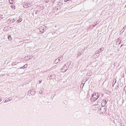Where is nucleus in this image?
Instances as JSON below:
<instances>
[{
  "label": "nucleus",
  "instance_id": "nucleus-1",
  "mask_svg": "<svg viewBox=\"0 0 126 126\" xmlns=\"http://www.w3.org/2000/svg\"><path fill=\"white\" fill-rule=\"evenodd\" d=\"M93 98H94V101H96L98 98H99V94L98 93H94L93 95Z\"/></svg>",
  "mask_w": 126,
  "mask_h": 126
},
{
  "label": "nucleus",
  "instance_id": "nucleus-2",
  "mask_svg": "<svg viewBox=\"0 0 126 126\" xmlns=\"http://www.w3.org/2000/svg\"><path fill=\"white\" fill-rule=\"evenodd\" d=\"M31 6H32V4L30 2H26L23 5L24 8H28V7H31Z\"/></svg>",
  "mask_w": 126,
  "mask_h": 126
},
{
  "label": "nucleus",
  "instance_id": "nucleus-3",
  "mask_svg": "<svg viewBox=\"0 0 126 126\" xmlns=\"http://www.w3.org/2000/svg\"><path fill=\"white\" fill-rule=\"evenodd\" d=\"M55 34H56V32H49L48 33L47 36L49 39H51V38L55 37Z\"/></svg>",
  "mask_w": 126,
  "mask_h": 126
},
{
  "label": "nucleus",
  "instance_id": "nucleus-4",
  "mask_svg": "<svg viewBox=\"0 0 126 126\" xmlns=\"http://www.w3.org/2000/svg\"><path fill=\"white\" fill-rule=\"evenodd\" d=\"M100 111L101 113V114H105L106 113V109L104 107H101L100 109Z\"/></svg>",
  "mask_w": 126,
  "mask_h": 126
},
{
  "label": "nucleus",
  "instance_id": "nucleus-5",
  "mask_svg": "<svg viewBox=\"0 0 126 126\" xmlns=\"http://www.w3.org/2000/svg\"><path fill=\"white\" fill-rule=\"evenodd\" d=\"M61 60H63L62 57L56 59L55 62V63H60V61H61Z\"/></svg>",
  "mask_w": 126,
  "mask_h": 126
},
{
  "label": "nucleus",
  "instance_id": "nucleus-6",
  "mask_svg": "<svg viewBox=\"0 0 126 126\" xmlns=\"http://www.w3.org/2000/svg\"><path fill=\"white\" fill-rule=\"evenodd\" d=\"M25 59H26V60L29 61V60H31V58H30V57L26 56L25 57Z\"/></svg>",
  "mask_w": 126,
  "mask_h": 126
},
{
  "label": "nucleus",
  "instance_id": "nucleus-7",
  "mask_svg": "<svg viewBox=\"0 0 126 126\" xmlns=\"http://www.w3.org/2000/svg\"><path fill=\"white\" fill-rule=\"evenodd\" d=\"M39 31H40V32H44V29L43 28H41V27H39Z\"/></svg>",
  "mask_w": 126,
  "mask_h": 126
},
{
  "label": "nucleus",
  "instance_id": "nucleus-8",
  "mask_svg": "<svg viewBox=\"0 0 126 126\" xmlns=\"http://www.w3.org/2000/svg\"><path fill=\"white\" fill-rule=\"evenodd\" d=\"M98 53H100V50L99 49L95 52V54L94 55V57L95 56V55H97V54H98Z\"/></svg>",
  "mask_w": 126,
  "mask_h": 126
},
{
  "label": "nucleus",
  "instance_id": "nucleus-9",
  "mask_svg": "<svg viewBox=\"0 0 126 126\" xmlns=\"http://www.w3.org/2000/svg\"><path fill=\"white\" fill-rule=\"evenodd\" d=\"M21 21H22V19H20L17 21V22H18V23H20Z\"/></svg>",
  "mask_w": 126,
  "mask_h": 126
},
{
  "label": "nucleus",
  "instance_id": "nucleus-10",
  "mask_svg": "<svg viewBox=\"0 0 126 126\" xmlns=\"http://www.w3.org/2000/svg\"><path fill=\"white\" fill-rule=\"evenodd\" d=\"M9 2H10V3L11 4H13V0H9Z\"/></svg>",
  "mask_w": 126,
  "mask_h": 126
},
{
  "label": "nucleus",
  "instance_id": "nucleus-11",
  "mask_svg": "<svg viewBox=\"0 0 126 126\" xmlns=\"http://www.w3.org/2000/svg\"><path fill=\"white\" fill-rule=\"evenodd\" d=\"M82 55V53L81 52H79L78 54H77V57H80Z\"/></svg>",
  "mask_w": 126,
  "mask_h": 126
},
{
  "label": "nucleus",
  "instance_id": "nucleus-12",
  "mask_svg": "<svg viewBox=\"0 0 126 126\" xmlns=\"http://www.w3.org/2000/svg\"><path fill=\"white\" fill-rule=\"evenodd\" d=\"M8 102H9V99H7L4 101V103H7Z\"/></svg>",
  "mask_w": 126,
  "mask_h": 126
},
{
  "label": "nucleus",
  "instance_id": "nucleus-13",
  "mask_svg": "<svg viewBox=\"0 0 126 126\" xmlns=\"http://www.w3.org/2000/svg\"><path fill=\"white\" fill-rule=\"evenodd\" d=\"M10 21L12 22H14V21H16V19H13V20H10Z\"/></svg>",
  "mask_w": 126,
  "mask_h": 126
},
{
  "label": "nucleus",
  "instance_id": "nucleus-14",
  "mask_svg": "<svg viewBox=\"0 0 126 126\" xmlns=\"http://www.w3.org/2000/svg\"><path fill=\"white\" fill-rule=\"evenodd\" d=\"M11 7L12 8V9H15V6L11 5Z\"/></svg>",
  "mask_w": 126,
  "mask_h": 126
},
{
  "label": "nucleus",
  "instance_id": "nucleus-15",
  "mask_svg": "<svg viewBox=\"0 0 126 126\" xmlns=\"http://www.w3.org/2000/svg\"><path fill=\"white\" fill-rule=\"evenodd\" d=\"M8 40H11V36H10V35H9V36H8Z\"/></svg>",
  "mask_w": 126,
  "mask_h": 126
},
{
  "label": "nucleus",
  "instance_id": "nucleus-16",
  "mask_svg": "<svg viewBox=\"0 0 126 126\" xmlns=\"http://www.w3.org/2000/svg\"><path fill=\"white\" fill-rule=\"evenodd\" d=\"M65 67H66V65H64V66L63 67L62 69H64V68H65Z\"/></svg>",
  "mask_w": 126,
  "mask_h": 126
},
{
  "label": "nucleus",
  "instance_id": "nucleus-17",
  "mask_svg": "<svg viewBox=\"0 0 126 126\" xmlns=\"http://www.w3.org/2000/svg\"><path fill=\"white\" fill-rule=\"evenodd\" d=\"M96 55V58H98L99 56H100V54H95Z\"/></svg>",
  "mask_w": 126,
  "mask_h": 126
},
{
  "label": "nucleus",
  "instance_id": "nucleus-18",
  "mask_svg": "<svg viewBox=\"0 0 126 126\" xmlns=\"http://www.w3.org/2000/svg\"><path fill=\"white\" fill-rule=\"evenodd\" d=\"M45 2H49V0H45Z\"/></svg>",
  "mask_w": 126,
  "mask_h": 126
},
{
  "label": "nucleus",
  "instance_id": "nucleus-19",
  "mask_svg": "<svg viewBox=\"0 0 126 126\" xmlns=\"http://www.w3.org/2000/svg\"><path fill=\"white\" fill-rule=\"evenodd\" d=\"M50 79H53V78L52 77V75H50V77H49Z\"/></svg>",
  "mask_w": 126,
  "mask_h": 126
},
{
  "label": "nucleus",
  "instance_id": "nucleus-20",
  "mask_svg": "<svg viewBox=\"0 0 126 126\" xmlns=\"http://www.w3.org/2000/svg\"><path fill=\"white\" fill-rule=\"evenodd\" d=\"M56 0H51V1H52V2H53V3H54V2H55V1Z\"/></svg>",
  "mask_w": 126,
  "mask_h": 126
},
{
  "label": "nucleus",
  "instance_id": "nucleus-21",
  "mask_svg": "<svg viewBox=\"0 0 126 126\" xmlns=\"http://www.w3.org/2000/svg\"><path fill=\"white\" fill-rule=\"evenodd\" d=\"M104 104H106V103H107V101H106V100H105V101H104Z\"/></svg>",
  "mask_w": 126,
  "mask_h": 126
},
{
  "label": "nucleus",
  "instance_id": "nucleus-22",
  "mask_svg": "<svg viewBox=\"0 0 126 126\" xmlns=\"http://www.w3.org/2000/svg\"><path fill=\"white\" fill-rule=\"evenodd\" d=\"M69 0H64L65 2H66L67 1H68Z\"/></svg>",
  "mask_w": 126,
  "mask_h": 126
},
{
  "label": "nucleus",
  "instance_id": "nucleus-23",
  "mask_svg": "<svg viewBox=\"0 0 126 126\" xmlns=\"http://www.w3.org/2000/svg\"><path fill=\"white\" fill-rule=\"evenodd\" d=\"M4 29H5V30L6 31H7V30H6V29H7V27H5V28H4Z\"/></svg>",
  "mask_w": 126,
  "mask_h": 126
},
{
  "label": "nucleus",
  "instance_id": "nucleus-24",
  "mask_svg": "<svg viewBox=\"0 0 126 126\" xmlns=\"http://www.w3.org/2000/svg\"><path fill=\"white\" fill-rule=\"evenodd\" d=\"M39 83H42V80H39Z\"/></svg>",
  "mask_w": 126,
  "mask_h": 126
},
{
  "label": "nucleus",
  "instance_id": "nucleus-25",
  "mask_svg": "<svg viewBox=\"0 0 126 126\" xmlns=\"http://www.w3.org/2000/svg\"><path fill=\"white\" fill-rule=\"evenodd\" d=\"M102 49L103 48H100L99 50V51H102Z\"/></svg>",
  "mask_w": 126,
  "mask_h": 126
},
{
  "label": "nucleus",
  "instance_id": "nucleus-26",
  "mask_svg": "<svg viewBox=\"0 0 126 126\" xmlns=\"http://www.w3.org/2000/svg\"><path fill=\"white\" fill-rule=\"evenodd\" d=\"M23 67H26V65H25Z\"/></svg>",
  "mask_w": 126,
  "mask_h": 126
},
{
  "label": "nucleus",
  "instance_id": "nucleus-27",
  "mask_svg": "<svg viewBox=\"0 0 126 126\" xmlns=\"http://www.w3.org/2000/svg\"><path fill=\"white\" fill-rule=\"evenodd\" d=\"M39 93L41 94L42 93V91H41L40 92H39Z\"/></svg>",
  "mask_w": 126,
  "mask_h": 126
},
{
  "label": "nucleus",
  "instance_id": "nucleus-28",
  "mask_svg": "<svg viewBox=\"0 0 126 126\" xmlns=\"http://www.w3.org/2000/svg\"><path fill=\"white\" fill-rule=\"evenodd\" d=\"M103 94H101V97H103Z\"/></svg>",
  "mask_w": 126,
  "mask_h": 126
},
{
  "label": "nucleus",
  "instance_id": "nucleus-29",
  "mask_svg": "<svg viewBox=\"0 0 126 126\" xmlns=\"http://www.w3.org/2000/svg\"><path fill=\"white\" fill-rule=\"evenodd\" d=\"M0 102H1V99L0 98Z\"/></svg>",
  "mask_w": 126,
  "mask_h": 126
},
{
  "label": "nucleus",
  "instance_id": "nucleus-30",
  "mask_svg": "<svg viewBox=\"0 0 126 126\" xmlns=\"http://www.w3.org/2000/svg\"><path fill=\"white\" fill-rule=\"evenodd\" d=\"M35 14H37V12H35Z\"/></svg>",
  "mask_w": 126,
  "mask_h": 126
},
{
  "label": "nucleus",
  "instance_id": "nucleus-31",
  "mask_svg": "<svg viewBox=\"0 0 126 126\" xmlns=\"http://www.w3.org/2000/svg\"><path fill=\"white\" fill-rule=\"evenodd\" d=\"M126 87H125L124 90H125V89H126Z\"/></svg>",
  "mask_w": 126,
  "mask_h": 126
}]
</instances>
